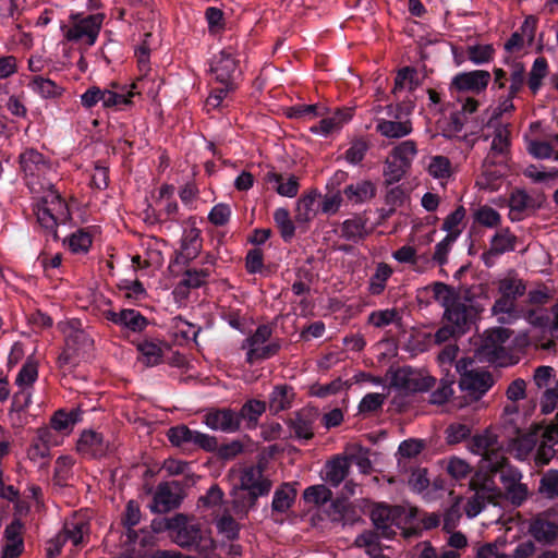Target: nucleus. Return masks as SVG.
Instances as JSON below:
<instances>
[{"label":"nucleus","mask_w":558,"mask_h":558,"mask_svg":"<svg viewBox=\"0 0 558 558\" xmlns=\"http://www.w3.org/2000/svg\"><path fill=\"white\" fill-rule=\"evenodd\" d=\"M489 469L477 471L469 482L474 495L468 500L465 512L470 518L477 515L487 504H496L501 497V489L496 485L494 475Z\"/></svg>","instance_id":"obj_6"},{"label":"nucleus","mask_w":558,"mask_h":558,"mask_svg":"<svg viewBox=\"0 0 558 558\" xmlns=\"http://www.w3.org/2000/svg\"><path fill=\"white\" fill-rule=\"evenodd\" d=\"M294 399L293 388L288 385L275 386L269 395L268 408L272 414L286 411L291 408Z\"/></svg>","instance_id":"obj_29"},{"label":"nucleus","mask_w":558,"mask_h":558,"mask_svg":"<svg viewBox=\"0 0 558 558\" xmlns=\"http://www.w3.org/2000/svg\"><path fill=\"white\" fill-rule=\"evenodd\" d=\"M498 290L500 294L509 296L511 300L515 301L525 293L526 286L517 275L509 274L499 281Z\"/></svg>","instance_id":"obj_40"},{"label":"nucleus","mask_w":558,"mask_h":558,"mask_svg":"<svg viewBox=\"0 0 558 558\" xmlns=\"http://www.w3.org/2000/svg\"><path fill=\"white\" fill-rule=\"evenodd\" d=\"M81 413L80 409H73L70 412L58 410L50 420L51 427L59 432L71 429L81 421Z\"/></svg>","instance_id":"obj_44"},{"label":"nucleus","mask_w":558,"mask_h":558,"mask_svg":"<svg viewBox=\"0 0 558 558\" xmlns=\"http://www.w3.org/2000/svg\"><path fill=\"white\" fill-rule=\"evenodd\" d=\"M343 193L349 201L359 204L375 197L376 187L371 181H360L345 186Z\"/></svg>","instance_id":"obj_35"},{"label":"nucleus","mask_w":558,"mask_h":558,"mask_svg":"<svg viewBox=\"0 0 558 558\" xmlns=\"http://www.w3.org/2000/svg\"><path fill=\"white\" fill-rule=\"evenodd\" d=\"M211 72L216 80L225 86L233 85L238 71V62L230 49H223L214 59Z\"/></svg>","instance_id":"obj_19"},{"label":"nucleus","mask_w":558,"mask_h":558,"mask_svg":"<svg viewBox=\"0 0 558 558\" xmlns=\"http://www.w3.org/2000/svg\"><path fill=\"white\" fill-rule=\"evenodd\" d=\"M445 435L449 445H456L463 441L471 435V428L469 425L463 423H452L446 428Z\"/></svg>","instance_id":"obj_64"},{"label":"nucleus","mask_w":558,"mask_h":558,"mask_svg":"<svg viewBox=\"0 0 558 558\" xmlns=\"http://www.w3.org/2000/svg\"><path fill=\"white\" fill-rule=\"evenodd\" d=\"M272 329L268 325H260L253 335L243 341L241 348L246 351L248 364L267 360L279 352L281 344L278 340L269 341Z\"/></svg>","instance_id":"obj_9"},{"label":"nucleus","mask_w":558,"mask_h":558,"mask_svg":"<svg viewBox=\"0 0 558 558\" xmlns=\"http://www.w3.org/2000/svg\"><path fill=\"white\" fill-rule=\"evenodd\" d=\"M29 86L34 92L38 93L44 98H58L64 92L62 86L43 76H35L32 80Z\"/></svg>","instance_id":"obj_43"},{"label":"nucleus","mask_w":558,"mask_h":558,"mask_svg":"<svg viewBox=\"0 0 558 558\" xmlns=\"http://www.w3.org/2000/svg\"><path fill=\"white\" fill-rule=\"evenodd\" d=\"M31 402V389L19 388V391H16L13 396L11 409L9 412V417L14 426H22L24 424L22 413L28 408Z\"/></svg>","instance_id":"obj_32"},{"label":"nucleus","mask_w":558,"mask_h":558,"mask_svg":"<svg viewBox=\"0 0 558 558\" xmlns=\"http://www.w3.org/2000/svg\"><path fill=\"white\" fill-rule=\"evenodd\" d=\"M64 336V349L58 357L59 367L70 369L77 365L93 347V340L83 330L78 320H68L59 324Z\"/></svg>","instance_id":"obj_4"},{"label":"nucleus","mask_w":558,"mask_h":558,"mask_svg":"<svg viewBox=\"0 0 558 558\" xmlns=\"http://www.w3.org/2000/svg\"><path fill=\"white\" fill-rule=\"evenodd\" d=\"M320 197V193L317 190H312L296 203L295 220L298 222H308L316 216V202Z\"/></svg>","instance_id":"obj_31"},{"label":"nucleus","mask_w":558,"mask_h":558,"mask_svg":"<svg viewBox=\"0 0 558 558\" xmlns=\"http://www.w3.org/2000/svg\"><path fill=\"white\" fill-rule=\"evenodd\" d=\"M350 462L345 457H336L326 465V481L337 487L348 476Z\"/></svg>","instance_id":"obj_34"},{"label":"nucleus","mask_w":558,"mask_h":558,"mask_svg":"<svg viewBox=\"0 0 558 558\" xmlns=\"http://www.w3.org/2000/svg\"><path fill=\"white\" fill-rule=\"evenodd\" d=\"M533 383L538 389L546 388L541 398V411L543 414L554 412L558 403V378L555 369L548 365H542L534 369Z\"/></svg>","instance_id":"obj_11"},{"label":"nucleus","mask_w":558,"mask_h":558,"mask_svg":"<svg viewBox=\"0 0 558 558\" xmlns=\"http://www.w3.org/2000/svg\"><path fill=\"white\" fill-rule=\"evenodd\" d=\"M166 527L171 532L174 543L182 548L208 555L216 547L209 532L202 530L198 523L192 522L182 513L167 519Z\"/></svg>","instance_id":"obj_2"},{"label":"nucleus","mask_w":558,"mask_h":558,"mask_svg":"<svg viewBox=\"0 0 558 558\" xmlns=\"http://www.w3.org/2000/svg\"><path fill=\"white\" fill-rule=\"evenodd\" d=\"M470 450L474 454L482 456L489 470H497L507 459L497 435L490 430L475 435L471 440Z\"/></svg>","instance_id":"obj_10"},{"label":"nucleus","mask_w":558,"mask_h":558,"mask_svg":"<svg viewBox=\"0 0 558 558\" xmlns=\"http://www.w3.org/2000/svg\"><path fill=\"white\" fill-rule=\"evenodd\" d=\"M539 493L547 498H555L558 496V471L549 470L546 472L539 485Z\"/></svg>","instance_id":"obj_63"},{"label":"nucleus","mask_w":558,"mask_h":558,"mask_svg":"<svg viewBox=\"0 0 558 558\" xmlns=\"http://www.w3.org/2000/svg\"><path fill=\"white\" fill-rule=\"evenodd\" d=\"M340 235L347 241H360L366 235L365 221L360 217L344 220L340 228Z\"/></svg>","instance_id":"obj_41"},{"label":"nucleus","mask_w":558,"mask_h":558,"mask_svg":"<svg viewBox=\"0 0 558 558\" xmlns=\"http://www.w3.org/2000/svg\"><path fill=\"white\" fill-rule=\"evenodd\" d=\"M204 423L214 430L233 433L240 427V417L231 409H213L204 415Z\"/></svg>","instance_id":"obj_20"},{"label":"nucleus","mask_w":558,"mask_h":558,"mask_svg":"<svg viewBox=\"0 0 558 558\" xmlns=\"http://www.w3.org/2000/svg\"><path fill=\"white\" fill-rule=\"evenodd\" d=\"M553 136L549 141L531 140L527 143V151L538 159L550 158L554 154Z\"/></svg>","instance_id":"obj_62"},{"label":"nucleus","mask_w":558,"mask_h":558,"mask_svg":"<svg viewBox=\"0 0 558 558\" xmlns=\"http://www.w3.org/2000/svg\"><path fill=\"white\" fill-rule=\"evenodd\" d=\"M391 384L405 392H421L432 388L435 378L418 369L401 367L395 372Z\"/></svg>","instance_id":"obj_14"},{"label":"nucleus","mask_w":558,"mask_h":558,"mask_svg":"<svg viewBox=\"0 0 558 558\" xmlns=\"http://www.w3.org/2000/svg\"><path fill=\"white\" fill-rule=\"evenodd\" d=\"M216 526L218 532L230 541L239 537L240 525L229 513L219 517L216 520Z\"/></svg>","instance_id":"obj_58"},{"label":"nucleus","mask_w":558,"mask_h":558,"mask_svg":"<svg viewBox=\"0 0 558 558\" xmlns=\"http://www.w3.org/2000/svg\"><path fill=\"white\" fill-rule=\"evenodd\" d=\"M271 482L263 476L259 466H248L240 471L239 484L233 488V508L236 513H246L254 507L259 496L267 495Z\"/></svg>","instance_id":"obj_3"},{"label":"nucleus","mask_w":558,"mask_h":558,"mask_svg":"<svg viewBox=\"0 0 558 558\" xmlns=\"http://www.w3.org/2000/svg\"><path fill=\"white\" fill-rule=\"evenodd\" d=\"M515 242L517 238L508 229H502L493 236L489 253L500 255L513 251Z\"/></svg>","instance_id":"obj_42"},{"label":"nucleus","mask_w":558,"mask_h":558,"mask_svg":"<svg viewBox=\"0 0 558 558\" xmlns=\"http://www.w3.org/2000/svg\"><path fill=\"white\" fill-rule=\"evenodd\" d=\"M547 73L548 64L546 59L543 57L535 59L527 80L529 87L533 93H536L539 89L542 80L547 75Z\"/></svg>","instance_id":"obj_51"},{"label":"nucleus","mask_w":558,"mask_h":558,"mask_svg":"<svg viewBox=\"0 0 558 558\" xmlns=\"http://www.w3.org/2000/svg\"><path fill=\"white\" fill-rule=\"evenodd\" d=\"M417 153V143L413 140H405L395 145L389 154L410 169Z\"/></svg>","instance_id":"obj_38"},{"label":"nucleus","mask_w":558,"mask_h":558,"mask_svg":"<svg viewBox=\"0 0 558 558\" xmlns=\"http://www.w3.org/2000/svg\"><path fill=\"white\" fill-rule=\"evenodd\" d=\"M490 81V73L484 70L464 72L456 75L452 80V87L459 92L481 93Z\"/></svg>","instance_id":"obj_21"},{"label":"nucleus","mask_w":558,"mask_h":558,"mask_svg":"<svg viewBox=\"0 0 558 558\" xmlns=\"http://www.w3.org/2000/svg\"><path fill=\"white\" fill-rule=\"evenodd\" d=\"M182 487L179 482L160 483L154 495L150 509L153 512L165 513L180 506L182 501Z\"/></svg>","instance_id":"obj_16"},{"label":"nucleus","mask_w":558,"mask_h":558,"mask_svg":"<svg viewBox=\"0 0 558 558\" xmlns=\"http://www.w3.org/2000/svg\"><path fill=\"white\" fill-rule=\"evenodd\" d=\"M483 132L485 141L492 138L488 154L483 160V168L486 171L508 157L511 146V131L509 123L501 122L497 117H490L483 126Z\"/></svg>","instance_id":"obj_7"},{"label":"nucleus","mask_w":558,"mask_h":558,"mask_svg":"<svg viewBox=\"0 0 558 558\" xmlns=\"http://www.w3.org/2000/svg\"><path fill=\"white\" fill-rule=\"evenodd\" d=\"M37 377V363L28 359L20 369L15 379V384L19 386V388L31 389L32 385L36 381Z\"/></svg>","instance_id":"obj_50"},{"label":"nucleus","mask_w":558,"mask_h":558,"mask_svg":"<svg viewBox=\"0 0 558 558\" xmlns=\"http://www.w3.org/2000/svg\"><path fill=\"white\" fill-rule=\"evenodd\" d=\"M392 275V268L386 264V263H379L376 266L375 272L372 275L368 281V292L372 295H379L381 294L385 289L388 279Z\"/></svg>","instance_id":"obj_39"},{"label":"nucleus","mask_w":558,"mask_h":558,"mask_svg":"<svg viewBox=\"0 0 558 558\" xmlns=\"http://www.w3.org/2000/svg\"><path fill=\"white\" fill-rule=\"evenodd\" d=\"M428 173L435 179H447L451 175V162L445 156H434L427 167Z\"/></svg>","instance_id":"obj_56"},{"label":"nucleus","mask_w":558,"mask_h":558,"mask_svg":"<svg viewBox=\"0 0 558 558\" xmlns=\"http://www.w3.org/2000/svg\"><path fill=\"white\" fill-rule=\"evenodd\" d=\"M554 435L558 436V432L557 429H554L551 425L545 432H543L542 439L537 445L536 453L534 457V461L537 466H544L548 464L555 457L556 450L551 444L554 440Z\"/></svg>","instance_id":"obj_30"},{"label":"nucleus","mask_w":558,"mask_h":558,"mask_svg":"<svg viewBox=\"0 0 558 558\" xmlns=\"http://www.w3.org/2000/svg\"><path fill=\"white\" fill-rule=\"evenodd\" d=\"M494 52L495 50L492 45H474L469 46L466 49L469 60L475 64L489 62L493 59Z\"/></svg>","instance_id":"obj_61"},{"label":"nucleus","mask_w":558,"mask_h":558,"mask_svg":"<svg viewBox=\"0 0 558 558\" xmlns=\"http://www.w3.org/2000/svg\"><path fill=\"white\" fill-rule=\"evenodd\" d=\"M434 299L445 308L444 320L450 324L456 332L464 335L482 311L469 292L461 293L454 288L435 282L432 286Z\"/></svg>","instance_id":"obj_1"},{"label":"nucleus","mask_w":558,"mask_h":558,"mask_svg":"<svg viewBox=\"0 0 558 558\" xmlns=\"http://www.w3.org/2000/svg\"><path fill=\"white\" fill-rule=\"evenodd\" d=\"M490 471L499 473L506 497L512 505L520 506L526 500L529 495L527 486L521 483L522 474L518 469L509 464L508 459H506L505 463H500L497 470Z\"/></svg>","instance_id":"obj_12"},{"label":"nucleus","mask_w":558,"mask_h":558,"mask_svg":"<svg viewBox=\"0 0 558 558\" xmlns=\"http://www.w3.org/2000/svg\"><path fill=\"white\" fill-rule=\"evenodd\" d=\"M390 119H377L376 132L390 140H399L410 135L413 131V123L409 118H402V107L398 105L396 112L392 106L387 107Z\"/></svg>","instance_id":"obj_13"},{"label":"nucleus","mask_w":558,"mask_h":558,"mask_svg":"<svg viewBox=\"0 0 558 558\" xmlns=\"http://www.w3.org/2000/svg\"><path fill=\"white\" fill-rule=\"evenodd\" d=\"M102 14H92L75 22L65 31V38L70 41L86 39V44H95L102 25Z\"/></svg>","instance_id":"obj_17"},{"label":"nucleus","mask_w":558,"mask_h":558,"mask_svg":"<svg viewBox=\"0 0 558 558\" xmlns=\"http://www.w3.org/2000/svg\"><path fill=\"white\" fill-rule=\"evenodd\" d=\"M416 71L413 68L405 66L401 69L395 78L393 93L397 94L399 90L409 89L413 90L417 87Z\"/></svg>","instance_id":"obj_53"},{"label":"nucleus","mask_w":558,"mask_h":558,"mask_svg":"<svg viewBox=\"0 0 558 558\" xmlns=\"http://www.w3.org/2000/svg\"><path fill=\"white\" fill-rule=\"evenodd\" d=\"M407 201L405 190L401 185L391 186L385 195V203L389 206L386 217L392 215L398 207H401Z\"/></svg>","instance_id":"obj_60"},{"label":"nucleus","mask_w":558,"mask_h":558,"mask_svg":"<svg viewBox=\"0 0 558 558\" xmlns=\"http://www.w3.org/2000/svg\"><path fill=\"white\" fill-rule=\"evenodd\" d=\"M104 316L113 324L135 332L144 330L148 324L145 316L131 308L121 310L120 312L109 310L104 312Z\"/></svg>","instance_id":"obj_25"},{"label":"nucleus","mask_w":558,"mask_h":558,"mask_svg":"<svg viewBox=\"0 0 558 558\" xmlns=\"http://www.w3.org/2000/svg\"><path fill=\"white\" fill-rule=\"evenodd\" d=\"M20 163L26 177L39 178L49 170L44 156L34 149H28L20 156Z\"/></svg>","instance_id":"obj_27"},{"label":"nucleus","mask_w":558,"mask_h":558,"mask_svg":"<svg viewBox=\"0 0 558 558\" xmlns=\"http://www.w3.org/2000/svg\"><path fill=\"white\" fill-rule=\"evenodd\" d=\"M332 497V492L325 485H314L307 487L303 493L306 502L320 506L328 502Z\"/></svg>","instance_id":"obj_54"},{"label":"nucleus","mask_w":558,"mask_h":558,"mask_svg":"<svg viewBox=\"0 0 558 558\" xmlns=\"http://www.w3.org/2000/svg\"><path fill=\"white\" fill-rule=\"evenodd\" d=\"M446 471L452 478L460 481L466 478L471 474L472 466L461 458L451 457L447 460Z\"/></svg>","instance_id":"obj_57"},{"label":"nucleus","mask_w":558,"mask_h":558,"mask_svg":"<svg viewBox=\"0 0 558 558\" xmlns=\"http://www.w3.org/2000/svg\"><path fill=\"white\" fill-rule=\"evenodd\" d=\"M267 183L271 184L274 190L281 196L294 197L299 192V179L295 175L284 178L275 171H269L265 175Z\"/></svg>","instance_id":"obj_28"},{"label":"nucleus","mask_w":558,"mask_h":558,"mask_svg":"<svg viewBox=\"0 0 558 558\" xmlns=\"http://www.w3.org/2000/svg\"><path fill=\"white\" fill-rule=\"evenodd\" d=\"M141 521V510L140 506L133 501L130 500L125 508V514L123 518V524L126 527V537L130 542H135L136 539V533L133 530V526L137 525Z\"/></svg>","instance_id":"obj_48"},{"label":"nucleus","mask_w":558,"mask_h":558,"mask_svg":"<svg viewBox=\"0 0 558 558\" xmlns=\"http://www.w3.org/2000/svg\"><path fill=\"white\" fill-rule=\"evenodd\" d=\"M493 383L494 379L488 372L470 371L461 376L459 386L466 398L477 401L489 390Z\"/></svg>","instance_id":"obj_18"},{"label":"nucleus","mask_w":558,"mask_h":558,"mask_svg":"<svg viewBox=\"0 0 558 558\" xmlns=\"http://www.w3.org/2000/svg\"><path fill=\"white\" fill-rule=\"evenodd\" d=\"M415 508L402 506L376 505L371 512V519L381 537L390 538L396 534L395 526L400 527L409 519L416 515Z\"/></svg>","instance_id":"obj_8"},{"label":"nucleus","mask_w":558,"mask_h":558,"mask_svg":"<svg viewBox=\"0 0 558 558\" xmlns=\"http://www.w3.org/2000/svg\"><path fill=\"white\" fill-rule=\"evenodd\" d=\"M379 536L380 534L378 532L364 531L356 536L354 546L364 548L367 555L373 556L381 551Z\"/></svg>","instance_id":"obj_49"},{"label":"nucleus","mask_w":558,"mask_h":558,"mask_svg":"<svg viewBox=\"0 0 558 558\" xmlns=\"http://www.w3.org/2000/svg\"><path fill=\"white\" fill-rule=\"evenodd\" d=\"M510 215L512 220L521 219V215L529 210L534 209L533 198L523 190L512 192L509 199Z\"/></svg>","instance_id":"obj_36"},{"label":"nucleus","mask_w":558,"mask_h":558,"mask_svg":"<svg viewBox=\"0 0 558 558\" xmlns=\"http://www.w3.org/2000/svg\"><path fill=\"white\" fill-rule=\"evenodd\" d=\"M27 457L31 461L37 463L39 468H46L50 460V449L44 442L34 439L27 450Z\"/></svg>","instance_id":"obj_59"},{"label":"nucleus","mask_w":558,"mask_h":558,"mask_svg":"<svg viewBox=\"0 0 558 558\" xmlns=\"http://www.w3.org/2000/svg\"><path fill=\"white\" fill-rule=\"evenodd\" d=\"M137 350L141 352V361L145 366H154L161 362L162 349L158 343L145 340L137 344Z\"/></svg>","instance_id":"obj_45"},{"label":"nucleus","mask_w":558,"mask_h":558,"mask_svg":"<svg viewBox=\"0 0 558 558\" xmlns=\"http://www.w3.org/2000/svg\"><path fill=\"white\" fill-rule=\"evenodd\" d=\"M266 402L259 400H250L241 408L238 413L240 420L244 418L250 424L256 425L259 416L266 411Z\"/></svg>","instance_id":"obj_52"},{"label":"nucleus","mask_w":558,"mask_h":558,"mask_svg":"<svg viewBox=\"0 0 558 558\" xmlns=\"http://www.w3.org/2000/svg\"><path fill=\"white\" fill-rule=\"evenodd\" d=\"M76 448L83 456L100 458L108 452L109 442L104 439L101 434L94 430H85L82 433Z\"/></svg>","instance_id":"obj_24"},{"label":"nucleus","mask_w":558,"mask_h":558,"mask_svg":"<svg viewBox=\"0 0 558 558\" xmlns=\"http://www.w3.org/2000/svg\"><path fill=\"white\" fill-rule=\"evenodd\" d=\"M529 531L536 541L543 543H551L558 536V525L542 518L534 519Z\"/></svg>","instance_id":"obj_33"},{"label":"nucleus","mask_w":558,"mask_h":558,"mask_svg":"<svg viewBox=\"0 0 558 558\" xmlns=\"http://www.w3.org/2000/svg\"><path fill=\"white\" fill-rule=\"evenodd\" d=\"M35 214L39 225L51 234L54 240L58 239L57 227L66 223L71 219L68 204L60 194L52 189H49L40 198L39 203L36 205Z\"/></svg>","instance_id":"obj_5"},{"label":"nucleus","mask_w":558,"mask_h":558,"mask_svg":"<svg viewBox=\"0 0 558 558\" xmlns=\"http://www.w3.org/2000/svg\"><path fill=\"white\" fill-rule=\"evenodd\" d=\"M274 219L283 240H291L294 235L295 228L289 211L286 208H278L274 214Z\"/></svg>","instance_id":"obj_55"},{"label":"nucleus","mask_w":558,"mask_h":558,"mask_svg":"<svg viewBox=\"0 0 558 558\" xmlns=\"http://www.w3.org/2000/svg\"><path fill=\"white\" fill-rule=\"evenodd\" d=\"M509 338L510 331L507 328L499 327L486 331L480 347V354L490 363L502 364L508 355L505 343Z\"/></svg>","instance_id":"obj_15"},{"label":"nucleus","mask_w":558,"mask_h":558,"mask_svg":"<svg viewBox=\"0 0 558 558\" xmlns=\"http://www.w3.org/2000/svg\"><path fill=\"white\" fill-rule=\"evenodd\" d=\"M90 531L89 518L86 513H74L64 523L61 536L66 541L72 542L77 546L84 543L85 537H88Z\"/></svg>","instance_id":"obj_23"},{"label":"nucleus","mask_w":558,"mask_h":558,"mask_svg":"<svg viewBox=\"0 0 558 558\" xmlns=\"http://www.w3.org/2000/svg\"><path fill=\"white\" fill-rule=\"evenodd\" d=\"M410 169L399 160L393 158L390 154L384 161L383 177L385 186L393 185L399 182Z\"/></svg>","instance_id":"obj_37"},{"label":"nucleus","mask_w":558,"mask_h":558,"mask_svg":"<svg viewBox=\"0 0 558 558\" xmlns=\"http://www.w3.org/2000/svg\"><path fill=\"white\" fill-rule=\"evenodd\" d=\"M201 238L197 229H191L185 232L182 240V255L186 259H194L201 251Z\"/></svg>","instance_id":"obj_47"},{"label":"nucleus","mask_w":558,"mask_h":558,"mask_svg":"<svg viewBox=\"0 0 558 558\" xmlns=\"http://www.w3.org/2000/svg\"><path fill=\"white\" fill-rule=\"evenodd\" d=\"M314 418L308 411L295 412L288 421L287 425L291 436L296 439L310 440L314 436L313 430Z\"/></svg>","instance_id":"obj_26"},{"label":"nucleus","mask_w":558,"mask_h":558,"mask_svg":"<svg viewBox=\"0 0 558 558\" xmlns=\"http://www.w3.org/2000/svg\"><path fill=\"white\" fill-rule=\"evenodd\" d=\"M23 529L24 524L19 518H14L13 521L7 525L3 533L5 544L2 548V558H17L23 553Z\"/></svg>","instance_id":"obj_22"},{"label":"nucleus","mask_w":558,"mask_h":558,"mask_svg":"<svg viewBox=\"0 0 558 558\" xmlns=\"http://www.w3.org/2000/svg\"><path fill=\"white\" fill-rule=\"evenodd\" d=\"M296 496L295 489L288 484L282 485L275 492L272 499V510L278 512H286L292 505Z\"/></svg>","instance_id":"obj_46"}]
</instances>
